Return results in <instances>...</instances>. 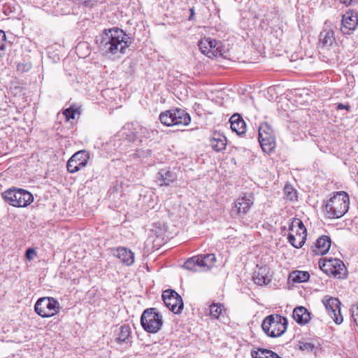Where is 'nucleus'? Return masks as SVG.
<instances>
[{
    "label": "nucleus",
    "instance_id": "44",
    "mask_svg": "<svg viewBox=\"0 0 358 358\" xmlns=\"http://www.w3.org/2000/svg\"><path fill=\"white\" fill-rule=\"evenodd\" d=\"M298 233H300V230H297V228H295V231L294 232V234H295L296 235L298 234Z\"/></svg>",
    "mask_w": 358,
    "mask_h": 358
},
{
    "label": "nucleus",
    "instance_id": "19",
    "mask_svg": "<svg viewBox=\"0 0 358 358\" xmlns=\"http://www.w3.org/2000/svg\"><path fill=\"white\" fill-rule=\"evenodd\" d=\"M268 268L266 266L257 267L253 273V280L258 285H264L268 284L271 279L268 275Z\"/></svg>",
    "mask_w": 358,
    "mask_h": 358
},
{
    "label": "nucleus",
    "instance_id": "3",
    "mask_svg": "<svg viewBox=\"0 0 358 358\" xmlns=\"http://www.w3.org/2000/svg\"><path fill=\"white\" fill-rule=\"evenodd\" d=\"M262 327L268 336L279 337L285 332L287 327V320L281 315H271L263 320Z\"/></svg>",
    "mask_w": 358,
    "mask_h": 358
},
{
    "label": "nucleus",
    "instance_id": "18",
    "mask_svg": "<svg viewBox=\"0 0 358 358\" xmlns=\"http://www.w3.org/2000/svg\"><path fill=\"white\" fill-rule=\"evenodd\" d=\"M336 44L334 32L331 30H324L320 32L319 48L322 50H329Z\"/></svg>",
    "mask_w": 358,
    "mask_h": 358
},
{
    "label": "nucleus",
    "instance_id": "24",
    "mask_svg": "<svg viewBox=\"0 0 358 358\" xmlns=\"http://www.w3.org/2000/svg\"><path fill=\"white\" fill-rule=\"evenodd\" d=\"M209 309L211 317L219 320L224 323L225 322L226 317L224 315L226 310L222 304L213 303L210 306Z\"/></svg>",
    "mask_w": 358,
    "mask_h": 358
},
{
    "label": "nucleus",
    "instance_id": "42",
    "mask_svg": "<svg viewBox=\"0 0 358 358\" xmlns=\"http://www.w3.org/2000/svg\"><path fill=\"white\" fill-rule=\"evenodd\" d=\"M353 0H341V1L345 4H350Z\"/></svg>",
    "mask_w": 358,
    "mask_h": 358
},
{
    "label": "nucleus",
    "instance_id": "46",
    "mask_svg": "<svg viewBox=\"0 0 358 358\" xmlns=\"http://www.w3.org/2000/svg\"><path fill=\"white\" fill-rule=\"evenodd\" d=\"M85 3H87V1H89L90 0H83Z\"/></svg>",
    "mask_w": 358,
    "mask_h": 358
},
{
    "label": "nucleus",
    "instance_id": "31",
    "mask_svg": "<svg viewBox=\"0 0 358 358\" xmlns=\"http://www.w3.org/2000/svg\"><path fill=\"white\" fill-rule=\"evenodd\" d=\"M291 278L294 282H303L307 281L310 275L307 271H297L291 274Z\"/></svg>",
    "mask_w": 358,
    "mask_h": 358
},
{
    "label": "nucleus",
    "instance_id": "34",
    "mask_svg": "<svg viewBox=\"0 0 358 358\" xmlns=\"http://www.w3.org/2000/svg\"><path fill=\"white\" fill-rule=\"evenodd\" d=\"M6 37L3 31L0 30V57L6 54Z\"/></svg>",
    "mask_w": 358,
    "mask_h": 358
},
{
    "label": "nucleus",
    "instance_id": "9",
    "mask_svg": "<svg viewBox=\"0 0 358 358\" xmlns=\"http://www.w3.org/2000/svg\"><path fill=\"white\" fill-rule=\"evenodd\" d=\"M259 142L264 152L269 153L275 146V138L273 131L267 123H262L259 127Z\"/></svg>",
    "mask_w": 358,
    "mask_h": 358
},
{
    "label": "nucleus",
    "instance_id": "10",
    "mask_svg": "<svg viewBox=\"0 0 358 358\" xmlns=\"http://www.w3.org/2000/svg\"><path fill=\"white\" fill-rule=\"evenodd\" d=\"M322 302L334 322L337 324H341L343 318L341 313L340 301L337 298L327 295L322 298Z\"/></svg>",
    "mask_w": 358,
    "mask_h": 358
},
{
    "label": "nucleus",
    "instance_id": "32",
    "mask_svg": "<svg viewBox=\"0 0 358 358\" xmlns=\"http://www.w3.org/2000/svg\"><path fill=\"white\" fill-rule=\"evenodd\" d=\"M210 43H211V38H204L201 39L199 43V47L200 50L204 55H206L208 57L210 54L209 46H210Z\"/></svg>",
    "mask_w": 358,
    "mask_h": 358
},
{
    "label": "nucleus",
    "instance_id": "6",
    "mask_svg": "<svg viewBox=\"0 0 358 358\" xmlns=\"http://www.w3.org/2000/svg\"><path fill=\"white\" fill-rule=\"evenodd\" d=\"M141 323L143 329L149 333H157L162 327V316L155 308L145 310L141 317Z\"/></svg>",
    "mask_w": 358,
    "mask_h": 358
},
{
    "label": "nucleus",
    "instance_id": "40",
    "mask_svg": "<svg viewBox=\"0 0 358 358\" xmlns=\"http://www.w3.org/2000/svg\"><path fill=\"white\" fill-rule=\"evenodd\" d=\"M29 68H30V65L27 66V69H25V65H23V64H18L17 65L18 71H28Z\"/></svg>",
    "mask_w": 358,
    "mask_h": 358
},
{
    "label": "nucleus",
    "instance_id": "17",
    "mask_svg": "<svg viewBox=\"0 0 358 358\" xmlns=\"http://www.w3.org/2000/svg\"><path fill=\"white\" fill-rule=\"evenodd\" d=\"M113 255L117 257L122 264L127 266H131L134 262V252L126 248H117Z\"/></svg>",
    "mask_w": 358,
    "mask_h": 358
},
{
    "label": "nucleus",
    "instance_id": "27",
    "mask_svg": "<svg viewBox=\"0 0 358 358\" xmlns=\"http://www.w3.org/2000/svg\"><path fill=\"white\" fill-rule=\"evenodd\" d=\"M252 358H282L275 352L266 350V349H258L251 352Z\"/></svg>",
    "mask_w": 358,
    "mask_h": 358
},
{
    "label": "nucleus",
    "instance_id": "39",
    "mask_svg": "<svg viewBox=\"0 0 358 358\" xmlns=\"http://www.w3.org/2000/svg\"><path fill=\"white\" fill-rule=\"evenodd\" d=\"M350 106L348 104L345 105V104H343V103H338L336 106L337 110L345 109V110H348L350 109Z\"/></svg>",
    "mask_w": 358,
    "mask_h": 358
},
{
    "label": "nucleus",
    "instance_id": "23",
    "mask_svg": "<svg viewBox=\"0 0 358 358\" xmlns=\"http://www.w3.org/2000/svg\"><path fill=\"white\" fill-rule=\"evenodd\" d=\"M315 246V252L317 255H323L329 251L331 247V238L327 236H322L317 240Z\"/></svg>",
    "mask_w": 358,
    "mask_h": 358
},
{
    "label": "nucleus",
    "instance_id": "21",
    "mask_svg": "<svg viewBox=\"0 0 358 358\" xmlns=\"http://www.w3.org/2000/svg\"><path fill=\"white\" fill-rule=\"evenodd\" d=\"M210 145L215 151L221 152L226 148L227 138L220 133H215L210 140Z\"/></svg>",
    "mask_w": 358,
    "mask_h": 358
},
{
    "label": "nucleus",
    "instance_id": "25",
    "mask_svg": "<svg viewBox=\"0 0 358 358\" xmlns=\"http://www.w3.org/2000/svg\"><path fill=\"white\" fill-rule=\"evenodd\" d=\"M201 271H206L212 268L216 261L214 254L197 255Z\"/></svg>",
    "mask_w": 358,
    "mask_h": 358
},
{
    "label": "nucleus",
    "instance_id": "5",
    "mask_svg": "<svg viewBox=\"0 0 358 358\" xmlns=\"http://www.w3.org/2000/svg\"><path fill=\"white\" fill-rule=\"evenodd\" d=\"M2 197L10 205L15 207H26L34 200V197L30 192L15 187L2 193Z\"/></svg>",
    "mask_w": 358,
    "mask_h": 358
},
{
    "label": "nucleus",
    "instance_id": "16",
    "mask_svg": "<svg viewBox=\"0 0 358 358\" xmlns=\"http://www.w3.org/2000/svg\"><path fill=\"white\" fill-rule=\"evenodd\" d=\"M114 334L117 343H128L131 337V329L129 324L117 325Z\"/></svg>",
    "mask_w": 358,
    "mask_h": 358
},
{
    "label": "nucleus",
    "instance_id": "26",
    "mask_svg": "<svg viewBox=\"0 0 358 358\" xmlns=\"http://www.w3.org/2000/svg\"><path fill=\"white\" fill-rule=\"evenodd\" d=\"M287 239L289 243L296 248H301L306 239L305 235H301L300 234H295L292 231H290L288 234Z\"/></svg>",
    "mask_w": 358,
    "mask_h": 358
},
{
    "label": "nucleus",
    "instance_id": "11",
    "mask_svg": "<svg viewBox=\"0 0 358 358\" xmlns=\"http://www.w3.org/2000/svg\"><path fill=\"white\" fill-rule=\"evenodd\" d=\"M162 299L165 306L173 313L178 314L183 309L182 297L173 289H166L162 293Z\"/></svg>",
    "mask_w": 358,
    "mask_h": 358
},
{
    "label": "nucleus",
    "instance_id": "43",
    "mask_svg": "<svg viewBox=\"0 0 358 358\" xmlns=\"http://www.w3.org/2000/svg\"><path fill=\"white\" fill-rule=\"evenodd\" d=\"M190 11H191V15H190V16L189 17V20H192V16L194 15V10H193V8H191Z\"/></svg>",
    "mask_w": 358,
    "mask_h": 358
},
{
    "label": "nucleus",
    "instance_id": "45",
    "mask_svg": "<svg viewBox=\"0 0 358 358\" xmlns=\"http://www.w3.org/2000/svg\"><path fill=\"white\" fill-rule=\"evenodd\" d=\"M146 154H147V155H150V150H147L146 151Z\"/></svg>",
    "mask_w": 358,
    "mask_h": 358
},
{
    "label": "nucleus",
    "instance_id": "12",
    "mask_svg": "<svg viewBox=\"0 0 358 358\" xmlns=\"http://www.w3.org/2000/svg\"><path fill=\"white\" fill-rule=\"evenodd\" d=\"M89 159L90 153L86 150H80L76 152L67 162V171L71 173L78 172L86 166Z\"/></svg>",
    "mask_w": 358,
    "mask_h": 358
},
{
    "label": "nucleus",
    "instance_id": "35",
    "mask_svg": "<svg viewBox=\"0 0 358 358\" xmlns=\"http://www.w3.org/2000/svg\"><path fill=\"white\" fill-rule=\"evenodd\" d=\"M284 192L287 199L290 201H294L296 199V192H294L291 187L285 186L284 188Z\"/></svg>",
    "mask_w": 358,
    "mask_h": 358
},
{
    "label": "nucleus",
    "instance_id": "41",
    "mask_svg": "<svg viewBox=\"0 0 358 358\" xmlns=\"http://www.w3.org/2000/svg\"><path fill=\"white\" fill-rule=\"evenodd\" d=\"M85 46H87V44H86V43H79V44L78 45V46L76 47V50L78 51L80 48H84V47H85Z\"/></svg>",
    "mask_w": 358,
    "mask_h": 358
},
{
    "label": "nucleus",
    "instance_id": "7",
    "mask_svg": "<svg viewBox=\"0 0 358 358\" xmlns=\"http://www.w3.org/2000/svg\"><path fill=\"white\" fill-rule=\"evenodd\" d=\"M61 308L59 302L52 297H42L34 306L36 313L42 317H50L59 313Z\"/></svg>",
    "mask_w": 358,
    "mask_h": 358
},
{
    "label": "nucleus",
    "instance_id": "28",
    "mask_svg": "<svg viewBox=\"0 0 358 358\" xmlns=\"http://www.w3.org/2000/svg\"><path fill=\"white\" fill-rule=\"evenodd\" d=\"M209 45H210V46H209V49H210V54L208 55V57L212 58L217 56H224V53L221 50L222 45L220 42L211 38V43H210Z\"/></svg>",
    "mask_w": 358,
    "mask_h": 358
},
{
    "label": "nucleus",
    "instance_id": "36",
    "mask_svg": "<svg viewBox=\"0 0 358 358\" xmlns=\"http://www.w3.org/2000/svg\"><path fill=\"white\" fill-rule=\"evenodd\" d=\"M314 348V345L310 342H302L299 345V349L302 351L312 352Z\"/></svg>",
    "mask_w": 358,
    "mask_h": 358
},
{
    "label": "nucleus",
    "instance_id": "30",
    "mask_svg": "<svg viewBox=\"0 0 358 358\" xmlns=\"http://www.w3.org/2000/svg\"><path fill=\"white\" fill-rule=\"evenodd\" d=\"M295 228H297V230H300V234L302 236L305 235L306 237V229L303 222L299 218H294L289 226V231H292L293 233L295 231Z\"/></svg>",
    "mask_w": 358,
    "mask_h": 358
},
{
    "label": "nucleus",
    "instance_id": "14",
    "mask_svg": "<svg viewBox=\"0 0 358 358\" xmlns=\"http://www.w3.org/2000/svg\"><path fill=\"white\" fill-rule=\"evenodd\" d=\"M254 203L252 194H245L240 196L236 201L234 208L238 214H245Z\"/></svg>",
    "mask_w": 358,
    "mask_h": 358
},
{
    "label": "nucleus",
    "instance_id": "13",
    "mask_svg": "<svg viewBox=\"0 0 358 358\" xmlns=\"http://www.w3.org/2000/svg\"><path fill=\"white\" fill-rule=\"evenodd\" d=\"M358 25L357 13L349 10L343 15L341 30L343 34H350Z\"/></svg>",
    "mask_w": 358,
    "mask_h": 358
},
{
    "label": "nucleus",
    "instance_id": "4",
    "mask_svg": "<svg viewBox=\"0 0 358 358\" xmlns=\"http://www.w3.org/2000/svg\"><path fill=\"white\" fill-rule=\"evenodd\" d=\"M161 122L168 127L174 125L187 126L191 122L188 113L181 108H174L163 112L159 115Z\"/></svg>",
    "mask_w": 358,
    "mask_h": 358
},
{
    "label": "nucleus",
    "instance_id": "2",
    "mask_svg": "<svg viewBox=\"0 0 358 358\" xmlns=\"http://www.w3.org/2000/svg\"><path fill=\"white\" fill-rule=\"evenodd\" d=\"M350 198L345 192H337L323 206V212L327 217L340 218L348 210Z\"/></svg>",
    "mask_w": 358,
    "mask_h": 358
},
{
    "label": "nucleus",
    "instance_id": "33",
    "mask_svg": "<svg viewBox=\"0 0 358 358\" xmlns=\"http://www.w3.org/2000/svg\"><path fill=\"white\" fill-rule=\"evenodd\" d=\"M63 114L67 120H70L71 119H75L76 115H79L80 114V110L79 108H74L73 107H69L64 110Z\"/></svg>",
    "mask_w": 358,
    "mask_h": 358
},
{
    "label": "nucleus",
    "instance_id": "47",
    "mask_svg": "<svg viewBox=\"0 0 358 358\" xmlns=\"http://www.w3.org/2000/svg\"><path fill=\"white\" fill-rule=\"evenodd\" d=\"M138 155L139 157H141V152H138Z\"/></svg>",
    "mask_w": 358,
    "mask_h": 358
},
{
    "label": "nucleus",
    "instance_id": "29",
    "mask_svg": "<svg viewBox=\"0 0 358 358\" xmlns=\"http://www.w3.org/2000/svg\"><path fill=\"white\" fill-rule=\"evenodd\" d=\"M183 267L187 270L195 272L201 271L198 256L192 257L187 260L184 263Z\"/></svg>",
    "mask_w": 358,
    "mask_h": 358
},
{
    "label": "nucleus",
    "instance_id": "15",
    "mask_svg": "<svg viewBox=\"0 0 358 358\" xmlns=\"http://www.w3.org/2000/svg\"><path fill=\"white\" fill-rule=\"evenodd\" d=\"M176 180V173L169 169H161L157 174V181L160 186L171 185Z\"/></svg>",
    "mask_w": 358,
    "mask_h": 358
},
{
    "label": "nucleus",
    "instance_id": "1",
    "mask_svg": "<svg viewBox=\"0 0 358 358\" xmlns=\"http://www.w3.org/2000/svg\"><path fill=\"white\" fill-rule=\"evenodd\" d=\"M130 44V38L122 29L114 27L104 30L99 47L103 55H116L124 54Z\"/></svg>",
    "mask_w": 358,
    "mask_h": 358
},
{
    "label": "nucleus",
    "instance_id": "20",
    "mask_svg": "<svg viewBox=\"0 0 358 358\" xmlns=\"http://www.w3.org/2000/svg\"><path fill=\"white\" fill-rule=\"evenodd\" d=\"M231 129L238 135L241 136L246 132V124L239 114H234L230 120Z\"/></svg>",
    "mask_w": 358,
    "mask_h": 358
},
{
    "label": "nucleus",
    "instance_id": "38",
    "mask_svg": "<svg viewBox=\"0 0 358 358\" xmlns=\"http://www.w3.org/2000/svg\"><path fill=\"white\" fill-rule=\"evenodd\" d=\"M36 252L34 249L29 248L26 251V257L28 259H32L34 256H36Z\"/></svg>",
    "mask_w": 358,
    "mask_h": 358
},
{
    "label": "nucleus",
    "instance_id": "37",
    "mask_svg": "<svg viewBox=\"0 0 358 358\" xmlns=\"http://www.w3.org/2000/svg\"><path fill=\"white\" fill-rule=\"evenodd\" d=\"M352 316L356 325L358 327V305H355L352 307Z\"/></svg>",
    "mask_w": 358,
    "mask_h": 358
},
{
    "label": "nucleus",
    "instance_id": "22",
    "mask_svg": "<svg viewBox=\"0 0 358 358\" xmlns=\"http://www.w3.org/2000/svg\"><path fill=\"white\" fill-rule=\"evenodd\" d=\"M292 316L294 320L300 324H305L310 320V313L308 310L303 306L295 308L293 310Z\"/></svg>",
    "mask_w": 358,
    "mask_h": 358
},
{
    "label": "nucleus",
    "instance_id": "8",
    "mask_svg": "<svg viewBox=\"0 0 358 358\" xmlns=\"http://www.w3.org/2000/svg\"><path fill=\"white\" fill-rule=\"evenodd\" d=\"M320 268L328 275H333L338 279L347 276V268L344 263L338 259H324L320 262Z\"/></svg>",
    "mask_w": 358,
    "mask_h": 358
}]
</instances>
